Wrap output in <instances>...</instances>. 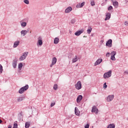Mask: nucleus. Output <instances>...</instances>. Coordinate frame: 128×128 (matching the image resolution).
Listing matches in <instances>:
<instances>
[{
    "label": "nucleus",
    "instance_id": "nucleus-1",
    "mask_svg": "<svg viewBox=\"0 0 128 128\" xmlns=\"http://www.w3.org/2000/svg\"><path fill=\"white\" fill-rule=\"evenodd\" d=\"M28 90V85H26L19 90V94H22L24 92Z\"/></svg>",
    "mask_w": 128,
    "mask_h": 128
},
{
    "label": "nucleus",
    "instance_id": "nucleus-2",
    "mask_svg": "<svg viewBox=\"0 0 128 128\" xmlns=\"http://www.w3.org/2000/svg\"><path fill=\"white\" fill-rule=\"evenodd\" d=\"M75 88L77 90H80L82 89V82H80V81L77 82V83L75 84Z\"/></svg>",
    "mask_w": 128,
    "mask_h": 128
},
{
    "label": "nucleus",
    "instance_id": "nucleus-3",
    "mask_svg": "<svg viewBox=\"0 0 128 128\" xmlns=\"http://www.w3.org/2000/svg\"><path fill=\"white\" fill-rule=\"evenodd\" d=\"M112 71L109 70L108 72L105 73L104 74V78H108L110 77H111V74H112Z\"/></svg>",
    "mask_w": 128,
    "mask_h": 128
},
{
    "label": "nucleus",
    "instance_id": "nucleus-4",
    "mask_svg": "<svg viewBox=\"0 0 128 128\" xmlns=\"http://www.w3.org/2000/svg\"><path fill=\"white\" fill-rule=\"evenodd\" d=\"M28 52H25L22 54V56L20 57V60H24L26 58V56H28Z\"/></svg>",
    "mask_w": 128,
    "mask_h": 128
},
{
    "label": "nucleus",
    "instance_id": "nucleus-5",
    "mask_svg": "<svg viewBox=\"0 0 128 128\" xmlns=\"http://www.w3.org/2000/svg\"><path fill=\"white\" fill-rule=\"evenodd\" d=\"M57 62V58H56V57L53 58L52 59V64L50 65V67L52 68L54 65H55L56 64V62Z\"/></svg>",
    "mask_w": 128,
    "mask_h": 128
},
{
    "label": "nucleus",
    "instance_id": "nucleus-6",
    "mask_svg": "<svg viewBox=\"0 0 128 128\" xmlns=\"http://www.w3.org/2000/svg\"><path fill=\"white\" fill-rule=\"evenodd\" d=\"M42 38H41V36H39L38 37V41L37 42V46H42Z\"/></svg>",
    "mask_w": 128,
    "mask_h": 128
},
{
    "label": "nucleus",
    "instance_id": "nucleus-7",
    "mask_svg": "<svg viewBox=\"0 0 128 128\" xmlns=\"http://www.w3.org/2000/svg\"><path fill=\"white\" fill-rule=\"evenodd\" d=\"M116 53L114 51L111 52V60H116V57L114 56H116Z\"/></svg>",
    "mask_w": 128,
    "mask_h": 128
},
{
    "label": "nucleus",
    "instance_id": "nucleus-8",
    "mask_svg": "<svg viewBox=\"0 0 128 128\" xmlns=\"http://www.w3.org/2000/svg\"><path fill=\"white\" fill-rule=\"evenodd\" d=\"M114 98V95H109L107 96L106 100L108 102H110L113 100V98Z\"/></svg>",
    "mask_w": 128,
    "mask_h": 128
},
{
    "label": "nucleus",
    "instance_id": "nucleus-9",
    "mask_svg": "<svg viewBox=\"0 0 128 128\" xmlns=\"http://www.w3.org/2000/svg\"><path fill=\"white\" fill-rule=\"evenodd\" d=\"M115 0H111V2H112L113 6H114V8H118V2Z\"/></svg>",
    "mask_w": 128,
    "mask_h": 128
},
{
    "label": "nucleus",
    "instance_id": "nucleus-10",
    "mask_svg": "<svg viewBox=\"0 0 128 128\" xmlns=\"http://www.w3.org/2000/svg\"><path fill=\"white\" fill-rule=\"evenodd\" d=\"M106 46L111 48L112 46V40H109L107 42H106Z\"/></svg>",
    "mask_w": 128,
    "mask_h": 128
},
{
    "label": "nucleus",
    "instance_id": "nucleus-11",
    "mask_svg": "<svg viewBox=\"0 0 128 128\" xmlns=\"http://www.w3.org/2000/svg\"><path fill=\"white\" fill-rule=\"evenodd\" d=\"M82 96L79 95L77 96V98L76 99V102L77 103H80L82 102Z\"/></svg>",
    "mask_w": 128,
    "mask_h": 128
},
{
    "label": "nucleus",
    "instance_id": "nucleus-12",
    "mask_svg": "<svg viewBox=\"0 0 128 128\" xmlns=\"http://www.w3.org/2000/svg\"><path fill=\"white\" fill-rule=\"evenodd\" d=\"M102 62V60L98 59L94 63V66H98V64H100V63Z\"/></svg>",
    "mask_w": 128,
    "mask_h": 128
},
{
    "label": "nucleus",
    "instance_id": "nucleus-13",
    "mask_svg": "<svg viewBox=\"0 0 128 128\" xmlns=\"http://www.w3.org/2000/svg\"><path fill=\"white\" fill-rule=\"evenodd\" d=\"M84 6V2L79 3L76 5V8H82V6Z\"/></svg>",
    "mask_w": 128,
    "mask_h": 128
},
{
    "label": "nucleus",
    "instance_id": "nucleus-14",
    "mask_svg": "<svg viewBox=\"0 0 128 128\" xmlns=\"http://www.w3.org/2000/svg\"><path fill=\"white\" fill-rule=\"evenodd\" d=\"M72 11V8L69 6V7H68L66 9V10H64V12H66V14H68Z\"/></svg>",
    "mask_w": 128,
    "mask_h": 128
},
{
    "label": "nucleus",
    "instance_id": "nucleus-15",
    "mask_svg": "<svg viewBox=\"0 0 128 128\" xmlns=\"http://www.w3.org/2000/svg\"><path fill=\"white\" fill-rule=\"evenodd\" d=\"M20 44V41L16 40L14 43V48H16Z\"/></svg>",
    "mask_w": 128,
    "mask_h": 128
},
{
    "label": "nucleus",
    "instance_id": "nucleus-16",
    "mask_svg": "<svg viewBox=\"0 0 128 128\" xmlns=\"http://www.w3.org/2000/svg\"><path fill=\"white\" fill-rule=\"evenodd\" d=\"M28 31H26V30H21V36H25L26 34H28Z\"/></svg>",
    "mask_w": 128,
    "mask_h": 128
},
{
    "label": "nucleus",
    "instance_id": "nucleus-17",
    "mask_svg": "<svg viewBox=\"0 0 128 128\" xmlns=\"http://www.w3.org/2000/svg\"><path fill=\"white\" fill-rule=\"evenodd\" d=\"M16 60H12V67L14 68H16Z\"/></svg>",
    "mask_w": 128,
    "mask_h": 128
},
{
    "label": "nucleus",
    "instance_id": "nucleus-18",
    "mask_svg": "<svg viewBox=\"0 0 128 128\" xmlns=\"http://www.w3.org/2000/svg\"><path fill=\"white\" fill-rule=\"evenodd\" d=\"M74 112H75V115H76L78 116H80V110L77 109V108H75Z\"/></svg>",
    "mask_w": 128,
    "mask_h": 128
},
{
    "label": "nucleus",
    "instance_id": "nucleus-19",
    "mask_svg": "<svg viewBox=\"0 0 128 128\" xmlns=\"http://www.w3.org/2000/svg\"><path fill=\"white\" fill-rule=\"evenodd\" d=\"M98 108H96V106H93L92 108V112H94V113H95V114H98Z\"/></svg>",
    "mask_w": 128,
    "mask_h": 128
},
{
    "label": "nucleus",
    "instance_id": "nucleus-20",
    "mask_svg": "<svg viewBox=\"0 0 128 128\" xmlns=\"http://www.w3.org/2000/svg\"><path fill=\"white\" fill-rule=\"evenodd\" d=\"M111 16V14L110 13H106V18H105V20H108L110 19V17Z\"/></svg>",
    "mask_w": 128,
    "mask_h": 128
},
{
    "label": "nucleus",
    "instance_id": "nucleus-21",
    "mask_svg": "<svg viewBox=\"0 0 128 128\" xmlns=\"http://www.w3.org/2000/svg\"><path fill=\"white\" fill-rule=\"evenodd\" d=\"M24 96H20L16 99V101L18 102H22L23 100H24Z\"/></svg>",
    "mask_w": 128,
    "mask_h": 128
},
{
    "label": "nucleus",
    "instance_id": "nucleus-22",
    "mask_svg": "<svg viewBox=\"0 0 128 128\" xmlns=\"http://www.w3.org/2000/svg\"><path fill=\"white\" fill-rule=\"evenodd\" d=\"M82 33V30H78L75 32L74 34L76 36H80Z\"/></svg>",
    "mask_w": 128,
    "mask_h": 128
},
{
    "label": "nucleus",
    "instance_id": "nucleus-23",
    "mask_svg": "<svg viewBox=\"0 0 128 128\" xmlns=\"http://www.w3.org/2000/svg\"><path fill=\"white\" fill-rule=\"evenodd\" d=\"M59 42V38H55L54 39V44H57Z\"/></svg>",
    "mask_w": 128,
    "mask_h": 128
},
{
    "label": "nucleus",
    "instance_id": "nucleus-24",
    "mask_svg": "<svg viewBox=\"0 0 128 128\" xmlns=\"http://www.w3.org/2000/svg\"><path fill=\"white\" fill-rule=\"evenodd\" d=\"M107 128H116V126L114 124H110L108 126Z\"/></svg>",
    "mask_w": 128,
    "mask_h": 128
},
{
    "label": "nucleus",
    "instance_id": "nucleus-25",
    "mask_svg": "<svg viewBox=\"0 0 128 128\" xmlns=\"http://www.w3.org/2000/svg\"><path fill=\"white\" fill-rule=\"evenodd\" d=\"M30 125V122H26L25 123V128H29Z\"/></svg>",
    "mask_w": 128,
    "mask_h": 128
},
{
    "label": "nucleus",
    "instance_id": "nucleus-26",
    "mask_svg": "<svg viewBox=\"0 0 128 128\" xmlns=\"http://www.w3.org/2000/svg\"><path fill=\"white\" fill-rule=\"evenodd\" d=\"M77 60H78L77 58V56H75V58H73V60H72V62L75 63L76 62H77Z\"/></svg>",
    "mask_w": 128,
    "mask_h": 128
},
{
    "label": "nucleus",
    "instance_id": "nucleus-27",
    "mask_svg": "<svg viewBox=\"0 0 128 128\" xmlns=\"http://www.w3.org/2000/svg\"><path fill=\"white\" fill-rule=\"evenodd\" d=\"M22 66H23V65L22 64V63H20L19 65H18V68L21 70V69H22Z\"/></svg>",
    "mask_w": 128,
    "mask_h": 128
},
{
    "label": "nucleus",
    "instance_id": "nucleus-28",
    "mask_svg": "<svg viewBox=\"0 0 128 128\" xmlns=\"http://www.w3.org/2000/svg\"><path fill=\"white\" fill-rule=\"evenodd\" d=\"M3 72V66L2 65L0 64V74H2Z\"/></svg>",
    "mask_w": 128,
    "mask_h": 128
},
{
    "label": "nucleus",
    "instance_id": "nucleus-29",
    "mask_svg": "<svg viewBox=\"0 0 128 128\" xmlns=\"http://www.w3.org/2000/svg\"><path fill=\"white\" fill-rule=\"evenodd\" d=\"M21 26H22L23 28H25V26H26V22H22V23H21Z\"/></svg>",
    "mask_w": 128,
    "mask_h": 128
},
{
    "label": "nucleus",
    "instance_id": "nucleus-30",
    "mask_svg": "<svg viewBox=\"0 0 128 128\" xmlns=\"http://www.w3.org/2000/svg\"><path fill=\"white\" fill-rule=\"evenodd\" d=\"M92 31V28H90V29H88V30H86V33L88 34H90Z\"/></svg>",
    "mask_w": 128,
    "mask_h": 128
},
{
    "label": "nucleus",
    "instance_id": "nucleus-31",
    "mask_svg": "<svg viewBox=\"0 0 128 128\" xmlns=\"http://www.w3.org/2000/svg\"><path fill=\"white\" fill-rule=\"evenodd\" d=\"M24 4H30V2L28 1V0H24Z\"/></svg>",
    "mask_w": 128,
    "mask_h": 128
},
{
    "label": "nucleus",
    "instance_id": "nucleus-32",
    "mask_svg": "<svg viewBox=\"0 0 128 128\" xmlns=\"http://www.w3.org/2000/svg\"><path fill=\"white\" fill-rule=\"evenodd\" d=\"M107 87H108V86H107L106 84V82L104 83V86H103V88H104V89L107 88Z\"/></svg>",
    "mask_w": 128,
    "mask_h": 128
},
{
    "label": "nucleus",
    "instance_id": "nucleus-33",
    "mask_svg": "<svg viewBox=\"0 0 128 128\" xmlns=\"http://www.w3.org/2000/svg\"><path fill=\"white\" fill-rule=\"evenodd\" d=\"M113 9V8H112V6H109V7H108V10L110 11V10H112Z\"/></svg>",
    "mask_w": 128,
    "mask_h": 128
},
{
    "label": "nucleus",
    "instance_id": "nucleus-34",
    "mask_svg": "<svg viewBox=\"0 0 128 128\" xmlns=\"http://www.w3.org/2000/svg\"><path fill=\"white\" fill-rule=\"evenodd\" d=\"M58 88V86L57 84H54V86H53V89H54V90H56Z\"/></svg>",
    "mask_w": 128,
    "mask_h": 128
},
{
    "label": "nucleus",
    "instance_id": "nucleus-35",
    "mask_svg": "<svg viewBox=\"0 0 128 128\" xmlns=\"http://www.w3.org/2000/svg\"><path fill=\"white\" fill-rule=\"evenodd\" d=\"M12 128H18V124L16 123L14 124V127Z\"/></svg>",
    "mask_w": 128,
    "mask_h": 128
},
{
    "label": "nucleus",
    "instance_id": "nucleus-36",
    "mask_svg": "<svg viewBox=\"0 0 128 128\" xmlns=\"http://www.w3.org/2000/svg\"><path fill=\"white\" fill-rule=\"evenodd\" d=\"M95 6V4L94 2V1L91 2V6Z\"/></svg>",
    "mask_w": 128,
    "mask_h": 128
},
{
    "label": "nucleus",
    "instance_id": "nucleus-37",
    "mask_svg": "<svg viewBox=\"0 0 128 128\" xmlns=\"http://www.w3.org/2000/svg\"><path fill=\"white\" fill-rule=\"evenodd\" d=\"M89 124H86V126H84V128H89Z\"/></svg>",
    "mask_w": 128,
    "mask_h": 128
},
{
    "label": "nucleus",
    "instance_id": "nucleus-38",
    "mask_svg": "<svg viewBox=\"0 0 128 128\" xmlns=\"http://www.w3.org/2000/svg\"><path fill=\"white\" fill-rule=\"evenodd\" d=\"M71 23L72 24H74L75 23V20H74V19L72 20L71 21Z\"/></svg>",
    "mask_w": 128,
    "mask_h": 128
},
{
    "label": "nucleus",
    "instance_id": "nucleus-39",
    "mask_svg": "<svg viewBox=\"0 0 128 128\" xmlns=\"http://www.w3.org/2000/svg\"><path fill=\"white\" fill-rule=\"evenodd\" d=\"M124 24L126 26H128V22L127 21L125 22Z\"/></svg>",
    "mask_w": 128,
    "mask_h": 128
},
{
    "label": "nucleus",
    "instance_id": "nucleus-40",
    "mask_svg": "<svg viewBox=\"0 0 128 128\" xmlns=\"http://www.w3.org/2000/svg\"><path fill=\"white\" fill-rule=\"evenodd\" d=\"M54 106H55V103L50 104V107H53Z\"/></svg>",
    "mask_w": 128,
    "mask_h": 128
},
{
    "label": "nucleus",
    "instance_id": "nucleus-41",
    "mask_svg": "<svg viewBox=\"0 0 128 128\" xmlns=\"http://www.w3.org/2000/svg\"><path fill=\"white\" fill-rule=\"evenodd\" d=\"M109 54H110V53L107 52V54H106V56H108Z\"/></svg>",
    "mask_w": 128,
    "mask_h": 128
},
{
    "label": "nucleus",
    "instance_id": "nucleus-42",
    "mask_svg": "<svg viewBox=\"0 0 128 128\" xmlns=\"http://www.w3.org/2000/svg\"><path fill=\"white\" fill-rule=\"evenodd\" d=\"M125 74H128V70H126V71H125Z\"/></svg>",
    "mask_w": 128,
    "mask_h": 128
},
{
    "label": "nucleus",
    "instance_id": "nucleus-43",
    "mask_svg": "<svg viewBox=\"0 0 128 128\" xmlns=\"http://www.w3.org/2000/svg\"><path fill=\"white\" fill-rule=\"evenodd\" d=\"M8 128H12V126L11 125H8Z\"/></svg>",
    "mask_w": 128,
    "mask_h": 128
},
{
    "label": "nucleus",
    "instance_id": "nucleus-44",
    "mask_svg": "<svg viewBox=\"0 0 128 128\" xmlns=\"http://www.w3.org/2000/svg\"><path fill=\"white\" fill-rule=\"evenodd\" d=\"M2 120H0V124H2Z\"/></svg>",
    "mask_w": 128,
    "mask_h": 128
},
{
    "label": "nucleus",
    "instance_id": "nucleus-45",
    "mask_svg": "<svg viewBox=\"0 0 128 128\" xmlns=\"http://www.w3.org/2000/svg\"><path fill=\"white\" fill-rule=\"evenodd\" d=\"M108 0H105V2H107Z\"/></svg>",
    "mask_w": 128,
    "mask_h": 128
},
{
    "label": "nucleus",
    "instance_id": "nucleus-46",
    "mask_svg": "<svg viewBox=\"0 0 128 128\" xmlns=\"http://www.w3.org/2000/svg\"><path fill=\"white\" fill-rule=\"evenodd\" d=\"M23 20L25 21V20H26V19H24Z\"/></svg>",
    "mask_w": 128,
    "mask_h": 128
},
{
    "label": "nucleus",
    "instance_id": "nucleus-47",
    "mask_svg": "<svg viewBox=\"0 0 128 128\" xmlns=\"http://www.w3.org/2000/svg\"><path fill=\"white\" fill-rule=\"evenodd\" d=\"M84 38H86V36H84Z\"/></svg>",
    "mask_w": 128,
    "mask_h": 128
}]
</instances>
